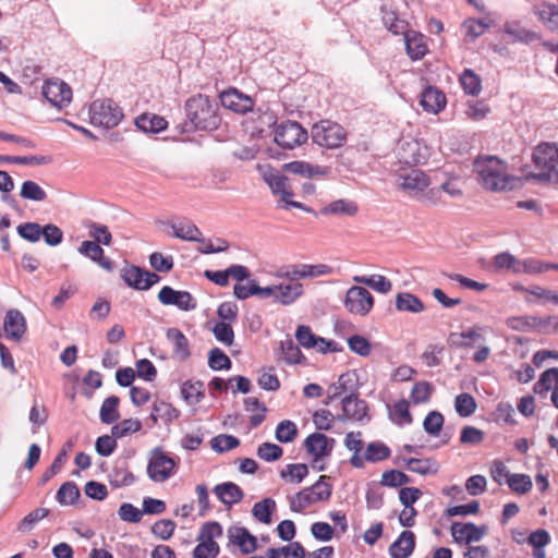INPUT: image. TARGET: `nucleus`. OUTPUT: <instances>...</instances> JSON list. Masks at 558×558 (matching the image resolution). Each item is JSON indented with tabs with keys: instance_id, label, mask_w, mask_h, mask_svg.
<instances>
[{
	"instance_id": "nucleus-1",
	"label": "nucleus",
	"mask_w": 558,
	"mask_h": 558,
	"mask_svg": "<svg viewBox=\"0 0 558 558\" xmlns=\"http://www.w3.org/2000/svg\"><path fill=\"white\" fill-rule=\"evenodd\" d=\"M184 110L189 131H214L221 123L219 105L207 95L191 96L184 104Z\"/></svg>"
},
{
	"instance_id": "nucleus-2",
	"label": "nucleus",
	"mask_w": 558,
	"mask_h": 558,
	"mask_svg": "<svg viewBox=\"0 0 558 558\" xmlns=\"http://www.w3.org/2000/svg\"><path fill=\"white\" fill-rule=\"evenodd\" d=\"M474 172L483 189L500 192L512 189L514 177L508 173V166L496 156H480L474 160Z\"/></svg>"
},
{
	"instance_id": "nucleus-3",
	"label": "nucleus",
	"mask_w": 558,
	"mask_h": 558,
	"mask_svg": "<svg viewBox=\"0 0 558 558\" xmlns=\"http://www.w3.org/2000/svg\"><path fill=\"white\" fill-rule=\"evenodd\" d=\"M533 162L538 170L532 173L536 181L558 184V146L550 143L539 144L533 153Z\"/></svg>"
},
{
	"instance_id": "nucleus-4",
	"label": "nucleus",
	"mask_w": 558,
	"mask_h": 558,
	"mask_svg": "<svg viewBox=\"0 0 558 558\" xmlns=\"http://www.w3.org/2000/svg\"><path fill=\"white\" fill-rule=\"evenodd\" d=\"M311 136L315 144L328 149L341 147L348 138L345 129L331 120H320L311 130Z\"/></svg>"
},
{
	"instance_id": "nucleus-5",
	"label": "nucleus",
	"mask_w": 558,
	"mask_h": 558,
	"mask_svg": "<svg viewBox=\"0 0 558 558\" xmlns=\"http://www.w3.org/2000/svg\"><path fill=\"white\" fill-rule=\"evenodd\" d=\"M327 478L326 475H322L315 484L291 497L290 509L294 512H302L312 504L328 500L332 493V486L327 482Z\"/></svg>"
},
{
	"instance_id": "nucleus-6",
	"label": "nucleus",
	"mask_w": 558,
	"mask_h": 558,
	"mask_svg": "<svg viewBox=\"0 0 558 558\" xmlns=\"http://www.w3.org/2000/svg\"><path fill=\"white\" fill-rule=\"evenodd\" d=\"M122 118L121 108L112 99H98L89 106V121L94 126L112 129Z\"/></svg>"
},
{
	"instance_id": "nucleus-7",
	"label": "nucleus",
	"mask_w": 558,
	"mask_h": 558,
	"mask_svg": "<svg viewBox=\"0 0 558 558\" xmlns=\"http://www.w3.org/2000/svg\"><path fill=\"white\" fill-rule=\"evenodd\" d=\"M275 142L283 149H294L307 142L308 133L299 122L286 120L274 129Z\"/></svg>"
},
{
	"instance_id": "nucleus-8",
	"label": "nucleus",
	"mask_w": 558,
	"mask_h": 558,
	"mask_svg": "<svg viewBox=\"0 0 558 558\" xmlns=\"http://www.w3.org/2000/svg\"><path fill=\"white\" fill-rule=\"evenodd\" d=\"M175 465L173 458L166 454L161 448H155L150 451L147 464L148 477L156 483H162L173 475Z\"/></svg>"
},
{
	"instance_id": "nucleus-9",
	"label": "nucleus",
	"mask_w": 558,
	"mask_h": 558,
	"mask_svg": "<svg viewBox=\"0 0 558 558\" xmlns=\"http://www.w3.org/2000/svg\"><path fill=\"white\" fill-rule=\"evenodd\" d=\"M343 304L350 314L366 316L374 306V298L367 289L353 286L347 291Z\"/></svg>"
},
{
	"instance_id": "nucleus-10",
	"label": "nucleus",
	"mask_w": 558,
	"mask_h": 558,
	"mask_svg": "<svg viewBox=\"0 0 558 558\" xmlns=\"http://www.w3.org/2000/svg\"><path fill=\"white\" fill-rule=\"evenodd\" d=\"M264 179L272 193L281 196V201L286 203L287 207H294L310 211V209L305 208L302 203L291 201L293 191L288 177L280 174L276 170H269L264 173Z\"/></svg>"
},
{
	"instance_id": "nucleus-11",
	"label": "nucleus",
	"mask_w": 558,
	"mask_h": 558,
	"mask_svg": "<svg viewBox=\"0 0 558 558\" xmlns=\"http://www.w3.org/2000/svg\"><path fill=\"white\" fill-rule=\"evenodd\" d=\"M41 93L47 101L58 109L68 107L72 100L71 87L59 78L47 80L43 85Z\"/></svg>"
},
{
	"instance_id": "nucleus-12",
	"label": "nucleus",
	"mask_w": 558,
	"mask_h": 558,
	"mask_svg": "<svg viewBox=\"0 0 558 558\" xmlns=\"http://www.w3.org/2000/svg\"><path fill=\"white\" fill-rule=\"evenodd\" d=\"M157 298L162 305H172L184 312L193 311L197 306L196 300L189 291L174 290L169 286L162 287Z\"/></svg>"
},
{
	"instance_id": "nucleus-13",
	"label": "nucleus",
	"mask_w": 558,
	"mask_h": 558,
	"mask_svg": "<svg viewBox=\"0 0 558 558\" xmlns=\"http://www.w3.org/2000/svg\"><path fill=\"white\" fill-rule=\"evenodd\" d=\"M221 105L235 113H247L253 110L254 107V100L238 90L236 88H229L227 90H223L219 95Z\"/></svg>"
},
{
	"instance_id": "nucleus-14",
	"label": "nucleus",
	"mask_w": 558,
	"mask_h": 558,
	"mask_svg": "<svg viewBox=\"0 0 558 558\" xmlns=\"http://www.w3.org/2000/svg\"><path fill=\"white\" fill-rule=\"evenodd\" d=\"M451 535L457 543L471 544L473 542H480L486 534V526H477L472 522L460 523L453 522L451 524Z\"/></svg>"
},
{
	"instance_id": "nucleus-15",
	"label": "nucleus",
	"mask_w": 558,
	"mask_h": 558,
	"mask_svg": "<svg viewBox=\"0 0 558 558\" xmlns=\"http://www.w3.org/2000/svg\"><path fill=\"white\" fill-rule=\"evenodd\" d=\"M333 444V438H329L322 433H313L305 439L304 447L307 453L314 458V461H318L331 453Z\"/></svg>"
},
{
	"instance_id": "nucleus-16",
	"label": "nucleus",
	"mask_w": 558,
	"mask_h": 558,
	"mask_svg": "<svg viewBox=\"0 0 558 558\" xmlns=\"http://www.w3.org/2000/svg\"><path fill=\"white\" fill-rule=\"evenodd\" d=\"M404 44L407 53L413 61L423 59L428 52L426 36L416 31L404 32Z\"/></svg>"
},
{
	"instance_id": "nucleus-17",
	"label": "nucleus",
	"mask_w": 558,
	"mask_h": 558,
	"mask_svg": "<svg viewBox=\"0 0 558 558\" xmlns=\"http://www.w3.org/2000/svg\"><path fill=\"white\" fill-rule=\"evenodd\" d=\"M282 170L287 173L295 174L301 178L307 179L316 177H326L329 173V169L327 167L312 165L307 161L302 160L284 163L282 166Z\"/></svg>"
},
{
	"instance_id": "nucleus-18",
	"label": "nucleus",
	"mask_w": 558,
	"mask_h": 558,
	"mask_svg": "<svg viewBox=\"0 0 558 558\" xmlns=\"http://www.w3.org/2000/svg\"><path fill=\"white\" fill-rule=\"evenodd\" d=\"M228 537L232 544L239 546L241 553L248 555L257 550V538L246 527L231 526Z\"/></svg>"
},
{
	"instance_id": "nucleus-19",
	"label": "nucleus",
	"mask_w": 558,
	"mask_h": 558,
	"mask_svg": "<svg viewBox=\"0 0 558 558\" xmlns=\"http://www.w3.org/2000/svg\"><path fill=\"white\" fill-rule=\"evenodd\" d=\"M530 258L518 259L508 252H502L494 257V266L497 270H510L513 274L529 275Z\"/></svg>"
},
{
	"instance_id": "nucleus-20",
	"label": "nucleus",
	"mask_w": 558,
	"mask_h": 558,
	"mask_svg": "<svg viewBox=\"0 0 558 558\" xmlns=\"http://www.w3.org/2000/svg\"><path fill=\"white\" fill-rule=\"evenodd\" d=\"M77 251L81 255L97 263L105 270L111 271L113 269L112 260L105 256V251L100 244L86 240L81 243Z\"/></svg>"
},
{
	"instance_id": "nucleus-21",
	"label": "nucleus",
	"mask_w": 558,
	"mask_h": 558,
	"mask_svg": "<svg viewBox=\"0 0 558 558\" xmlns=\"http://www.w3.org/2000/svg\"><path fill=\"white\" fill-rule=\"evenodd\" d=\"M3 328L7 337L12 340H21L26 331V320L19 310H10L5 314Z\"/></svg>"
},
{
	"instance_id": "nucleus-22",
	"label": "nucleus",
	"mask_w": 558,
	"mask_h": 558,
	"mask_svg": "<svg viewBox=\"0 0 558 558\" xmlns=\"http://www.w3.org/2000/svg\"><path fill=\"white\" fill-rule=\"evenodd\" d=\"M415 549V534L405 530L389 546V555L391 558H409Z\"/></svg>"
},
{
	"instance_id": "nucleus-23",
	"label": "nucleus",
	"mask_w": 558,
	"mask_h": 558,
	"mask_svg": "<svg viewBox=\"0 0 558 558\" xmlns=\"http://www.w3.org/2000/svg\"><path fill=\"white\" fill-rule=\"evenodd\" d=\"M420 105L426 112L438 113L446 106V96L441 90L428 86L421 94Z\"/></svg>"
},
{
	"instance_id": "nucleus-24",
	"label": "nucleus",
	"mask_w": 558,
	"mask_h": 558,
	"mask_svg": "<svg viewBox=\"0 0 558 558\" xmlns=\"http://www.w3.org/2000/svg\"><path fill=\"white\" fill-rule=\"evenodd\" d=\"M214 493L217 498L228 507L239 504L244 497L242 488L233 482H225L216 485Z\"/></svg>"
},
{
	"instance_id": "nucleus-25",
	"label": "nucleus",
	"mask_w": 558,
	"mask_h": 558,
	"mask_svg": "<svg viewBox=\"0 0 558 558\" xmlns=\"http://www.w3.org/2000/svg\"><path fill=\"white\" fill-rule=\"evenodd\" d=\"M367 403L356 395H350L342 400L343 415L353 421L362 422L367 416Z\"/></svg>"
},
{
	"instance_id": "nucleus-26",
	"label": "nucleus",
	"mask_w": 558,
	"mask_h": 558,
	"mask_svg": "<svg viewBox=\"0 0 558 558\" xmlns=\"http://www.w3.org/2000/svg\"><path fill=\"white\" fill-rule=\"evenodd\" d=\"M167 339L173 345V354L182 362L191 356L190 342L186 336L178 328H169L166 332Z\"/></svg>"
},
{
	"instance_id": "nucleus-27",
	"label": "nucleus",
	"mask_w": 558,
	"mask_h": 558,
	"mask_svg": "<svg viewBox=\"0 0 558 558\" xmlns=\"http://www.w3.org/2000/svg\"><path fill=\"white\" fill-rule=\"evenodd\" d=\"M429 185L428 177L421 170L412 169L401 178L399 186L410 193L423 192Z\"/></svg>"
},
{
	"instance_id": "nucleus-28",
	"label": "nucleus",
	"mask_w": 558,
	"mask_h": 558,
	"mask_svg": "<svg viewBox=\"0 0 558 558\" xmlns=\"http://www.w3.org/2000/svg\"><path fill=\"white\" fill-rule=\"evenodd\" d=\"M179 415L180 411L171 403L162 400H156L151 408L150 420L154 424H157L159 420L165 424H170L177 420Z\"/></svg>"
},
{
	"instance_id": "nucleus-29",
	"label": "nucleus",
	"mask_w": 558,
	"mask_h": 558,
	"mask_svg": "<svg viewBox=\"0 0 558 558\" xmlns=\"http://www.w3.org/2000/svg\"><path fill=\"white\" fill-rule=\"evenodd\" d=\"M135 125L145 133H159L167 129L168 122L158 114L143 113L135 119Z\"/></svg>"
},
{
	"instance_id": "nucleus-30",
	"label": "nucleus",
	"mask_w": 558,
	"mask_h": 558,
	"mask_svg": "<svg viewBox=\"0 0 558 558\" xmlns=\"http://www.w3.org/2000/svg\"><path fill=\"white\" fill-rule=\"evenodd\" d=\"M276 301L282 305L292 304L303 294V286L300 282L276 284Z\"/></svg>"
},
{
	"instance_id": "nucleus-31",
	"label": "nucleus",
	"mask_w": 558,
	"mask_h": 558,
	"mask_svg": "<svg viewBox=\"0 0 558 558\" xmlns=\"http://www.w3.org/2000/svg\"><path fill=\"white\" fill-rule=\"evenodd\" d=\"M173 236L191 242H205L202 231L191 221L172 223Z\"/></svg>"
},
{
	"instance_id": "nucleus-32",
	"label": "nucleus",
	"mask_w": 558,
	"mask_h": 558,
	"mask_svg": "<svg viewBox=\"0 0 558 558\" xmlns=\"http://www.w3.org/2000/svg\"><path fill=\"white\" fill-rule=\"evenodd\" d=\"M135 481L136 477L129 470L125 461L118 462L109 474V482L116 488L130 486L134 484Z\"/></svg>"
},
{
	"instance_id": "nucleus-33",
	"label": "nucleus",
	"mask_w": 558,
	"mask_h": 558,
	"mask_svg": "<svg viewBox=\"0 0 558 558\" xmlns=\"http://www.w3.org/2000/svg\"><path fill=\"white\" fill-rule=\"evenodd\" d=\"M396 308L399 312L418 314L425 310V306L415 294L410 292H400L396 296Z\"/></svg>"
},
{
	"instance_id": "nucleus-34",
	"label": "nucleus",
	"mask_w": 558,
	"mask_h": 558,
	"mask_svg": "<svg viewBox=\"0 0 558 558\" xmlns=\"http://www.w3.org/2000/svg\"><path fill=\"white\" fill-rule=\"evenodd\" d=\"M359 207L355 202L348 199H337L329 203L327 206L320 209V215H339V216H354L356 215Z\"/></svg>"
},
{
	"instance_id": "nucleus-35",
	"label": "nucleus",
	"mask_w": 558,
	"mask_h": 558,
	"mask_svg": "<svg viewBox=\"0 0 558 558\" xmlns=\"http://www.w3.org/2000/svg\"><path fill=\"white\" fill-rule=\"evenodd\" d=\"M534 13L548 29L558 32V8L556 5L542 3L534 8Z\"/></svg>"
},
{
	"instance_id": "nucleus-36",
	"label": "nucleus",
	"mask_w": 558,
	"mask_h": 558,
	"mask_svg": "<svg viewBox=\"0 0 558 558\" xmlns=\"http://www.w3.org/2000/svg\"><path fill=\"white\" fill-rule=\"evenodd\" d=\"M506 325L515 331L531 332L537 331L539 319L538 316L525 315V316H512L506 320Z\"/></svg>"
},
{
	"instance_id": "nucleus-37",
	"label": "nucleus",
	"mask_w": 558,
	"mask_h": 558,
	"mask_svg": "<svg viewBox=\"0 0 558 558\" xmlns=\"http://www.w3.org/2000/svg\"><path fill=\"white\" fill-rule=\"evenodd\" d=\"M353 281L365 284L380 293H388L392 289L391 281L383 275L354 276Z\"/></svg>"
},
{
	"instance_id": "nucleus-38",
	"label": "nucleus",
	"mask_w": 558,
	"mask_h": 558,
	"mask_svg": "<svg viewBox=\"0 0 558 558\" xmlns=\"http://www.w3.org/2000/svg\"><path fill=\"white\" fill-rule=\"evenodd\" d=\"M120 399L117 396H110L102 401L99 416L105 424H112L120 418L119 413Z\"/></svg>"
},
{
	"instance_id": "nucleus-39",
	"label": "nucleus",
	"mask_w": 558,
	"mask_h": 558,
	"mask_svg": "<svg viewBox=\"0 0 558 558\" xmlns=\"http://www.w3.org/2000/svg\"><path fill=\"white\" fill-rule=\"evenodd\" d=\"M121 278L131 288L135 290H145V269L138 266H126L121 269Z\"/></svg>"
},
{
	"instance_id": "nucleus-40",
	"label": "nucleus",
	"mask_w": 558,
	"mask_h": 558,
	"mask_svg": "<svg viewBox=\"0 0 558 558\" xmlns=\"http://www.w3.org/2000/svg\"><path fill=\"white\" fill-rule=\"evenodd\" d=\"M84 226L88 229V235L93 239L92 242L106 246L111 244L112 234L107 226L94 221L85 222Z\"/></svg>"
},
{
	"instance_id": "nucleus-41",
	"label": "nucleus",
	"mask_w": 558,
	"mask_h": 558,
	"mask_svg": "<svg viewBox=\"0 0 558 558\" xmlns=\"http://www.w3.org/2000/svg\"><path fill=\"white\" fill-rule=\"evenodd\" d=\"M181 395L189 404H196L205 396L204 384L199 380H186L181 386Z\"/></svg>"
},
{
	"instance_id": "nucleus-42",
	"label": "nucleus",
	"mask_w": 558,
	"mask_h": 558,
	"mask_svg": "<svg viewBox=\"0 0 558 558\" xmlns=\"http://www.w3.org/2000/svg\"><path fill=\"white\" fill-rule=\"evenodd\" d=\"M555 387H558V367H553L542 373L539 379L534 384V392L543 395L554 390Z\"/></svg>"
},
{
	"instance_id": "nucleus-43",
	"label": "nucleus",
	"mask_w": 558,
	"mask_h": 558,
	"mask_svg": "<svg viewBox=\"0 0 558 558\" xmlns=\"http://www.w3.org/2000/svg\"><path fill=\"white\" fill-rule=\"evenodd\" d=\"M81 493L77 485L74 482L63 483L56 495L57 501L62 506L74 505L80 498Z\"/></svg>"
},
{
	"instance_id": "nucleus-44",
	"label": "nucleus",
	"mask_w": 558,
	"mask_h": 558,
	"mask_svg": "<svg viewBox=\"0 0 558 558\" xmlns=\"http://www.w3.org/2000/svg\"><path fill=\"white\" fill-rule=\"evenodd\" d=\"M460 83L463 90L472 96H476L482 90L481 77L471 69H465L461 76Z\"/></svg>"
},
{
	"instance_id": "nucleus-45",
	"label": "nucleus",
	"mask_w": 558,
	"mask_h": 558,
	"mask_svg": "<svg viewBox=\"0 0 558 558\" xmlns=\"http://www.w3.org/2000/svg\"><path fill=\"white\" fill-rule=\"evenodd\" d=\"M391 454L390 448L381 441H372L365 450L367 462L376 463L388 459Z\"/></svg>"
},
{
	"instance_id": "nucleus-46",
	"label": "nucleus",
	"mask_w": 558,
	"mask_h": 558,
	"mask_svg": "<svg viewBox=\"0 0 558 558\" xmlns=\"http://www.w3.org/2000/svg\"><path fill=\"white\" fill-rule=\"evenodd\" d=\"M275 509V500L265 498L253 506L252 513L257 521L269 524L271 522V513Z\"/></svg>"
},
{
	"instance_id": "nucleus-47",
	"label": "nucleus",
	"mask_w": 558,
	"mask_h": 558,
	"mask_svg": "<svg viewBox=\"0 0 558 558\" xmlns=\"http://www.w3.org/2000/svg\"><path fill=\"white\" fill-rule=\"evenodd\" d=\"M482 339V335L475 329H469L462 332H451L449 336V343L457 348H470L473 341Z\"/></svg>"
},
{
	"instance_id": "nucleus-48",
	"label": "nucleus",
	"mask_w": 558,
	"mask_h": 558,
	"mask_svg": "<svg viewBox=\"0 0 558 558\" xmlns=\"http://www.w3.org/2000/svg\"><path fill=\"white\" fill-rule=\"evenodd\" d=\"M474 397L468 392L460 393L454 400V410L461 417H469L476 411Z\"/></svg>"
},
{
	"instance_id": "nucleus-49",
	"label": "nucleus",
	"mask_w": 558,
	"mask_h": 558,
	"mask_svg": "<svg viewBox=\"0 0 558 558\" xmlns=\"http://www.w3.org/2000/svg\"><path fill=\"white\" fill-rule=\"evenodd\" d=\"M308 474V466L304 463H290L280 472L281 478L291 483H301Z\"/></svg>"
},
{
	"instance_id": "nucleus-50",
	"label": "nucleus",
	"mask_w": 558,
	"mask_h": 558,
	"mask_svg": "<svg viewBox=\"0 0 558 558\" xmlns=\"http://www.w3.org/2000/svg\"><path fill=\"white\" fill-rule=\"evenodd\" d=\"M20 195L24 199L34 202H43L47 198V193L45 190L38 183L32 180L23 182Z\"/></svg>"
},
{
	"instance_id": "nucleus-51",
	"label": "nucleus",
	"mask_w": 558,
	"mask_h": 558,
	"mask_svg": "<svg viewBox=\"0 0 558 558\" xmlns=\"http://www.w3.org/2000/svg\"><path fill=\"white\" fill-rule=\"evenodd\" d=\"M142 428V423L137 418H125L111 428L113 437L122 438L130 434L137 433Z\"/></svg>"
},
{
	"instance_id": "nucleus-52",
	"label": "nucleus",
	"mask_w": 558,
	"mask_h": 558,
	"mask_svg": "<svg viewBox=\"0 0 558 558\" xmlns=\"http://www.w3.org/2000/svg\"><path fill=\"white\" fill-rule=\"evenodd\" d=\"M275 435L276 439L280 442H291L298 435V427L294 422L283 420L277 425Z\"/></svg>"
},
{
	"instance_id": "nucleus-53",
	"label": "nucleus",
	"mask_w": 558,
	"mask_h": 558,
	"mask_svg": "<svg viewBox=\"0 0 558 558\" xmlns=\"http://www.w3.org/2000/svg\"><path fill=\"white\" fill-rule=\"evenodd\" d=\"M208 365L214 371L230 369L231 360L229 356L219 348H214L208 353Z\"/></svg>"
},
{
	"instance_id": "nucleus-54",
	"label": "nucleus",
	"mask_w": 558,
	"mask_h": 558,
	"mask_svg": "<svg viewBox=\"0 0 558 558\" xmlns=\"http://www.w3.org/2000/svg\"><path fill=\"white\" fill-rule=\"evenodd\" d=\"M390 415L392 421L399 426H402L404 424H411L413 421L412 415L409 411V403L404 399L393 404Z\"/></svg>"
},
{
	"instance_id": "nucleus-55",
	"label": "nucleus",
	"mask_w": 558,
	"mask_h": 558,
	"mask_svg": "<svg viewBox=\"0 0 558 558\" xmlns=\"http://www.w3.org/2000/svg\"><path fill=\"white\" fill-rule=\"evenodd\" d=\"M48 514L49 509L37 508L24 517V519L19 523L17 530L20 532L27 533L34 529L37 522L45 519Z\"/></svg>"
},
{
	"instance_id": "nucleus-56",
	"label": "nucleus",
	"mask_w": 558,
	"mask_h": 558,
	"mask_svg": "<svg viewBox=\"0 0 558 558\" xmlns=\"http://www.w3.org/2000/svg\"><path fill=\"white\" fill-rule=\"evenodd\" d=\"M444 415L438 411H430L423 422L424 430L430 436H438L444 426Z\"/></svg>"
},
{
	"instance_id": "nucleus-57",
	"label": "nucleus",
	"mask_w": 558,
	"mask_h": 558,
	"mask_svg": "<svg viewBox=\"0 0 558 558\" xmlns=\"http://www.w3.org/2000/svg\"><path fill=\"white\" fill-rule=\"evenodd\" d=\"M507 484L512 492L521 495L529 493L533 487L532 480L526 474H511Z\"/></svg>"
},
{
	"instance_id": "nucleus-58",
	"label": "nucleus",
	"mask_w": 558,
	"mask_h": 558,
	"mask_svg": "<svg viewBox=\"0 0 558 558\" xmlns=\"http://www.w3.org/2000/svg\"><path fill=\"white\" fill-rule=\"evenodd\" d=\"M240 445V440L232 435H218L210 440V447L216 452H226L236 448Z\"/></svg>"
},
{
	"instance_id": "nucleus-59",
	"label": "nucleus",
	"mask_w": 558,
	"mask_h": 558,
	"mask_svg": "<svg viewBox=\"0 0 558 558\" xmlns=\"http://www.w3.org/2000/svg\"><path fill=\"white\" fill-rule=\"evenodd\" d=\"M506 34L512 36L515 40L530 44L539 39L538 35L535 32L525 29L519 25H509L505 26Z\"/></svg>"
},
{
	"instance_id": "nucleus-60",
	"label": "nucleus",
	"mask_w": 558,
	"mask_h": 558,
	"mask_svg": "<svg viewBox=\"0 0 558 558\" xmlns=\"http://www.w3.org/2000/svg\"><path fill=\"white\" fill-rule=\"evenodd\" d=\"M489 106L482 100H472L466 104L465 116L473 121H481L489 113Z\"/></svg>"
},
{
	"instance_id": "nucleus-61",
	"label": "nucleus",
	"mask_w": 558,
	"mask_h": 558,
	"mask_svg": "<svg viewBox=\"0 0 558 558\" xmlns=\"http://www.w3.org/2000/svg\"><path fill=\"white\" fill-rule=\"evenodd\" d=\"M281 352L283 354V360L288 364H298L301 363V360L303 359V354L299 347L294 344L292 339H287L284 341H281L280 344Z\"/></svg>"
},
{
	"instance_id": "nucleus-62",
	"label": "nucleus",
	"mask_w": 558,
	"mask_h": 558,
	"mask_svg": "<svg viewBox=\"0 0 558 558\" xmlns=\"http://www.w3.org/2000/svg\"><path fill=\"white\" fill-rule=\"evenodd\" d=\"M16 231L19 235L32 243L38 242L41 238V227L37 222H25L17 226Z\"/></svg>"
},
{
	"instance_id": "nucleus-63",
	"label": "nucleus",
	"mask_w": 558,
	"mask_h": 558,
	"mask_svg": "<svg viewBox=\"0 0 558 558\" xmlns=\"http://www.w3.org/2000/svg\"><path fill=\"white\" fill-rule=\"evenodd\" d=\"M282 448L272 442H263L257 448L258 458L267 462L277 461L282 457Z\"/></svg>"
},
{
	"instance_id": "nucleus-64",
	"label": "nucleus",
	"mask_w": 558,
	"mask_h": 558,
	"mask_svg": "<svg viewBox=\"0 0 558 558\" xmlns=\"http://www.w3.org/2000/svg\"><path fill=\"white\" fill-rule=\"evenodd\" d=\"M199 541L201 543L193 550L194 558H216L218 556L219 545L216 541Z\"/></svg>"
}]
</instances>
